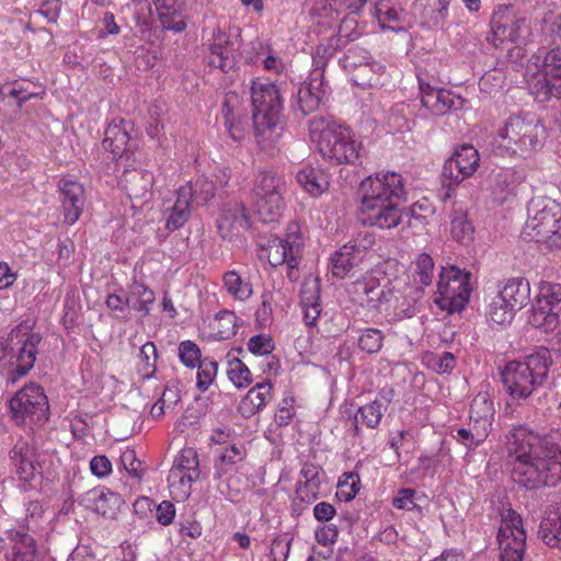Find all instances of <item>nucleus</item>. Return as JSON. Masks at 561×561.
Listing matches in <instances>:
<instances>
[{
  "instance_id": "obj_1",
  "label": "nucleus",
  "mask_w": 561,
  "mask_h": 561,
  "mask_svg": "<svg viewBox=\"0 0 561 561\" xmlns=\"http://www.w3.org/2000/svg\"><path fill=\"white\" fill-rule=\"evenodd\" d=\"M506 446L516 483L533 490L561 481V428L541 437L519 426L510 432Z\"/></svg>"
},
{
  "instance_id": "obj_2",
  "label": "nucleus",
  "mask_w": 561,
  "mask_h": 561,
  "mask_svg": "<svg viewBox=\"0 0 561 561\" xmlns=\"http://www.w3.org/2000/svg\"><path fill=\"white\" fill-rule=\"evenodd\" d=\"M552 363L551 352L546 347H539L522 360L507 363L502 379L510 396L514 399L529 397L547 381Z\"/></svg>"
},
{
  "instance_id": "obj_3",
  "label": "nucleus",
  "mask_w": 561,
  "mask_h": 561,
  "mask_svg": "<svg viewBox=\"0 0 561 561\" xmlns=\"http://www.w3.org/2000/svg\"><path fill=\"white\" fill-rule=\"evenodd\" d=\"M309 135L321 156L335 163H355L359 158V144L351 130L332 117H314L309 123Z\"/></svg>"
},
{
  "instance_id": "obj_4",
  "label": "nucleus",
  "mask_w": 561,
  "mask_h": 561,
  "mask_svg": "<svg viewBox=\"0 0 561 561\" xmlns=\"http://www.w3.org/2000/svg\"><path fill=\"white\" fill-rule=\"evenodd\" d=\"M547 136L546 126L531 113L510 116L499 130L500 146L511 154L524 158L540 150Z\"/></svg>"
},
{
  "instance_id": "obj_5",
  "label": "nucleus",
  "mask_w": 561,
  "mask_h": 561,
  "mask_svg": "<svg viewBox=\"0 0 561 561\" xmlns=\"http://www.w3.org/2000/svg\"><path fill=\"white\" fill-rule=\"evenodd\" d=\"M527 220L523 228L526 240L546 244L550 250L561 248V205L549 197H534L528 203Z\"/></svg>"
},
{
  "instance_id": "obj_6",
  "label": "nucleus",
  "mask_w": 561,
  "mask_h": 561,
  "mask_svg": "<svg viewBox=\"0 0 561 561\" xmlns=\"http://www.w3.org/2000/svg\"><path fill=\"white\" fill-rule=\"evenodd\" d=\"M528 83L537 98L561 100V47L536 54L527 65Z\"/></svg>"
},
{
  "instance_id": "obj_7",
  "label": "nucleus",
  "mask_w": 561,
  "mask_h": 561,
  "mask_svg": "<svg viewBox=\"0 0 561 561\" xmlns=\"http://www.w3.org/2000/svg\"><path fill=\"white\" fill-rule=\"evenodd\" d=\"M302 238L299 226L291 222L286 231L285 238L270 237L265 242L259 243V257L267 260L272 266L286 265L288 277L297 278V267L302 253Z\"/></svg>"
},
{
  "instance_id": "obj_8",
  "label": "nucleus",
  "mask_w": 561,
  "mask_h": 561,
  "mask_svg": "<svg viewBox=\"0 0 561 561\" xmlns=\"http://www.w3.org/2000/svg\"><path fill=\"white\" fill-rule=\"evenodd\" d=\"M286 180L275 170L260 172L254 180L253 195L256 213L263 222L278 220L284 208Z\"/></svg>"
},
{
  "instance_id": "obj_9",
  "label": "nucleus",
  "mask_w": 561,
  "mask_h": 561,
  "mask_svg": "<svg viewBox=\"0 0 561 561\" xmlns=\"http://www.w3.org/2000/svg\"><path fill=\"white\" fill-rule=\"evenodd\" d=\"M471 274L455 265L442 267L434 302L439 309L454 313L462 310L471 294Z\"/></svg>"
},
{
  "instance_id": "obj_10",
  "label": "nucleus",
  "mask_w": 561,
  "mask_h": 561,
  "mask_svg": "<svg viewBox=\"0 0 561 561\" xmlns=\"http://www.w3.org/2000/svg\"><path fill=\"white\" fill-rule=\"evenodd\" d=\"M252 122L256 130L272 128L283 110V98L276 84L255 78L250 85Z\"/></svg>"
},
{
  "instance_id": "obj_11",
  "label": "nucleus",
  "mask_w": 561,
  "mask_h": 561,
  "mask_svg": "<svg viewBox=\"0 0 561 561\" xmlns=\"http://www.w3.org/2000/svg\"><path fill=\"white\" fill-rule=\"evenodd\" d=\"M13 420L18 424L42 425L48 420V400L41 386L30 383L10 401Z\"/></svg>"
},
{
  "instance_id": "obj_12",
  "label": "nucleus",
  "mask_w": 561,
  "mask_h": 561,
  "mask_svg": "<svg viewBox=\"0 0 561 561\" xmlns=\"http://www.w3.org/2000/svg\"><path fill=\"white\" fill-rule=\"evenodd\" d=\"M41 341L38 333H31L16 352L13 348L7 350L4 342L0 341V370L5 373L8 382H16L33 368Z\"/></svg>"
},
{
  "instance_id": "obj_13",
  "label": "nucleus",
  "mask_w": 561,
  "mask_h": 561,
  "mask_svg": "<svg viewBox=\"0 0 561 561\" xmlns=\"http://www.w3.org/2000/svg\"><path fill=\"white\" fill-rule=\"evenodd\" d=\"M362 202H399L405 196L403 176L394 171H380L360 183Z\"/></svg>"
},
{
  "instance_id": "obj_14",
  "label": "nucleus",
  "mask_w": 561,
  "mask_h": 561,
  "mask_svg": "<svg viewBox=\"0 0 561 561\" xmlns=\"http://www.w3.org/2000/svg\"><path fill=\"white\" fill-rule=\"evenodd\" d=\"M203 46L205 50L204 60L208 67L219 69L222 72H229L234 68L240 46L237 37L220 27H216Z\"/></svg>"
},
{
  "instance_id": "obj_15",
  "label": "nucleus",
  "mask_w": 561,
  "mask_h": 561,
  "mask_svg": "<svg viewBox=\"0 0 561 561\" xmlns=\"http://www.w3.org/2000/svg\"><path fill=\"white\" fill-rule=\"evenodd\" d=\"M201 476L198 454L194 448H183L173 460L168 483L174 496L182 500L191 494L193 482Z\"/></svg>"
},
{
  "instance_id": "obj_16",
  "label": "nucleus",
  "mask_w": 561,
  "mask_h": 561,
  "mask_svg": "<svg viewBox=\"0 0 561 561\" xmlns=\"http://www.w3.org/2000/svg\"><path fill=\"white\" fill-rule=\"evenodd\" d=\"M374 245L375 236L373 233H358L331 256L332 275L337 278L346 277L354 267L364 262Z\"/></svg>"
},
{
  "instance_id": "obj_17",
  "label": "nucleus",
  "mask_w": 561,
  "mask_h": 561,
  "mask_svg": "<svg viewBox=\"0 0 561 561\" xmlns=\"http://www.w3.org/2000/svg\"><path fill=\"white\" fill-rule=\"evenodd\" d=\"M501 561H523L526 533L520 516L513 510H507L502 516L497 534Z\"/></svg>"
},
{
  "instance_id": "obj_18",
  "label": "nucleus",
  "mask_w": 561,
  "mask_h": 561,
  "mask_svg": "<svg viewBox=\"0 0 561 561\" xmlns=\"http://www.w3.org/2000/svg\"><path fill=\"white\" fill-rule=\"evenodd\" d=\"M479 163L478 150L472 145H462L456 148L454 154L445 161L443 175L458 184L473 175Z\"/></svg>"
},
{
  "instance_id": "obj_19",
  "label": "nucleus",
  "mask_w": 561,
  "mask_h": 561,
  "mask_svg": "<svg viewBox=\"0 0 561 561\" xmlns=\"http://www.w3.org/2000/svg\"><path fill=\"white\" fill-rule=\"evenodd\" d=\"M417 78L421 103L433 115H445L461 107L463 100L459 95L447 89L435 88L420 76Z\"/></svg>"
},
{
  "instance_id": "obj_20",
  "label": "nucleus",
  "mask_w": 561,
  "mask_h": 561,
  "mask_svg": "<svg viewBox=\"0 0 561 561\" xmlns=\"http://www.w3.org/2000/svg\"><path fill=\"white\" fill-rule=\"evenodd\" d=\"M323 95V76L317 69L314 72H310L308 81L299 87L291 104L293 111L301 116H307L319 108Z\"/></svg>"
},
{
  "instance_id": "obj_21",
  "label": "nucleus",
  "mask_w": 561,
  "mask_h": 561,
  "mask_svg": "<svg viewBox=\"0 0 561 561\" xmlns=\"http://www.w3.org/2000/svg\"><path fill=\"white\" fill-rule=\"evenodd\" d=\"M363 222L380 229H391L400 225L403 213L398 202H362Z\"/></svg>"
},
{
  "instance_id": "obj_22",
  "label": "nucleus",
  "mask_w": 561,
  "mask_h": 561,
  "mask_svg": "<svg viewBox=\"0 0 561 561\" xmlns=\"http://www.w3.org/2000/svg\"><path fill=\"white\" fill-rule=\"evenodd\" d=\"M64 219L73 225L79 219L84 204L83 186L76 180L62 178L58 184Z\"/></svg>"
},
{
  "instance_id": "obj_23",
  "label": "nucleus",
  "mask_w": 561,
  "mask_h": 561,
  "mask_svg": "<svg viewBox=\"0 0 561 561\" xmlns=\"http://www.w3.org/2000/svg\"><path fill=\"white\" fill-rule=\"evenodd\" d=\"M10 459L20 480L32 481L41 474L38 455L32 444L19 440L10 453Z\"/></svg>"
},
{
  "instance_id": "obj_24",
  "label": "nucleus",
  "mask_w": 561,
  "mask_h": 561,
  "mask_svg": "<svg viewBox=\"0 0 561 561\" xmlns=\"http://www.w3.org/2000/svg\"><path fill=\"white\" fill-rule=\"evenodd\" d=\"M320 287L317 277H308L301 284L299 307L305 324L310 328L317 325L322 311Z\"/></svg>"
},
{
  "instance_id": "obj_25",
  "label": "nucleus",
  "mask_w": 561,
  "mask_h": 561,
  "mask_svg": "<svg viewBox=\"0 0 561 561\" xmlns=\"http://www.w3.org/2000/svg\"><path fill=\"white\" fill-rule=\"evenodd\" d=\"M9 551L5 561H36L39 552L37 542L24 529H10L7 531Z\"/></svg>"
},
{
  "instance_id": "obj_26",
  "label": "nucleus",
  "mask_w": 561,
  "mask_h": 561,
  "mask_svg": "<svg viewBox=\"0 0 561 561\" xmlns=\"http://www.w3.org/2000/svg\"><path fill=\"white\" fill-rule=\"evenodd\" d=\"M218 231L225 239H231L251 227L250 217L242 203H231L225 206L217 222Z\"/></svg>"
},
{
  "instance_id": "obj_27",
  "label": "nucleus",
  "mask_w": 561,
  "mask_h": 561,
  "mask_svg": "<svg viewBox=\"0 0 561 561\" xmlns=\"http://www.w3.org/2000/svg\"><path fill=\"white\" fill-rule=\"evenodd\" d=\"M394 391L392 388H381L375 400L368 404L360 407L355 416V421L360 422L368 428H376L393 400Z\"/></svg>"
},
{
  "instance_id": "obj_28",
  "label": "nucleus",
  "mask_w": 561,
  "mask_h": 561,
  "mask_svg": "<svg viewBox=\"0 0 561 561\" xmlns=\"http://www.w3.org/2000/svg\"><path fill=\"white\" fill-rule=\"evenodd\" d=\"M121 185L130 199L148 202L153 185V174L147 170L127 169L121 178Z\"/></svg>"
},
{
  "instance_id": "obj_29",
  "label": "nucleus",
  "mask_w": 561,
  "mask_h": 561,
  "mask_svg": "<svg viewBox=\"0 0 561 561\" xmlns=\"http://www.w3.org/2000/svg\"><path fill=\"white\" fill-rule=\"evenodd\" d=\"M193 202V186L190 183L182 185L176 191V199L170 208H165L169 213L165 228L175 231L183 227L191 217V206Z\"/></svg>"
},
{
  "instance_id": "obj_30",
  "label": "nucleus",
  "mask_w": 561,
  "mask_h": 561,
  "mask_svg": "<svg viewBox=\"0 0 561 561\" xmlns=\"http://www.w3.org/2000/svg\"><path fill=\"white\" fill-rule=\"evenodd\" d=\"M250 51H244V60L248 64L262 62L266 71L280 75L286 70V65L279 57L278 53L271 45L255 41L250 44Z\"/></svg>"
},
{
  "instance_id": "obj_31",
  "label": "nucleus",
  "mask_w": 561,
  "mask_h": 561,
  "mask_svg": "<svg viewBox=\"0 0 561 561\" xmlns=\"http://www.w3.org/2000/svg\"><path fill=\"white\" fill-rule=\"evenodd\" d=\"M161 27L181 33L186 28L183 0H153Z\"/></svg>"
},
{
  "instance_id": "obj_32",
  "label": "nucleus",
  "mask_w": 561,
  "mask_h": 561,
  "mask_svg": "<svg viewBox=\"0 0 561 561\" xmlns=\"http://www.w3.org/2000/svg\"><path fill=\"white\" fill-rule=\"evenodd\" d=\"M494 34L502 41L523 42L530 35V26L525 18L497 16L492 20Z\"/></svg>"
},
{
  "instance_id": "obj_33",
  "label": "nucleus",
  "mask_w": 561,
  "mask_h": 561,
  "mask_svg": "<svg viewBox=\"0 0 561 561\" xmlns=\"http://www.w3.org/2000/svg\"><path fill=\"white\" fill-rule=\"evenodd\" d=\"M497 295L501 296L508 306L515 309V311H518L530 300L529 282L522 277L510 278L499 290Z\"/></svg>"
},
{
  "instance_id": "obj_34",
  "label": "nucleus",
  "mask_w": 561,
  "mask_h": 561,
  "mask_svg": "<svg viewBox=\"0 0 561 561\" xmlns=\"http://www.w3.org/2000/svg\"><path fill=\"white\" fill-rule=\"evenodd\" d=\"M297 183L311 196H320L330 185L328 173L311 165L302 167L296 173Z\"/></svg>"
},
{
  "instance_id": "obj_35",
  "label": "nucleus",
  "mask_w": 561,
  "mask_h": 561,
  "mask_svg": "<svg viewBox=\"0 0 561 561\" xmlns=\"http://www.w3.org/2000/svg\"><path fill=\"white\" fill-rule=\"evenodd\" d=\"M524 181L525 173L523 170H502L494 179V186L492 191L494 198L500 203L505 202L510 196L516 195L518 186Z\"/></svg>"
},
{
  "instance_id": "obj_36",
  "label": "nucleus",
  "mask_w": 561,
  "mask_h": 561,
  "mask_svg": "<svg viewBox=\"0 0 561 561\" xmlns=\"http://www.w3.org/2000/svg\"><path fill=\"white\" fill-rule=\"evenodd\" d=\"M272 385L267 381L252 387L239 405V412L244 417H251L262 410L271 399Z\"/></svg>"
},
{
  "instance_id": "obj_37",
  "label": "nucleus",
  "mask_w": 561,
  "mask_h": 561,
  "mask_svg": "<svg viewBox=\"0 0 561 561\" xmlns=\"http://www.w3.org/2000/svg\"><path fill=\"white\" fill-rule=\"evenodd\" d=\"M382 282L383 284L374 275H367L356 282L355 290L357 294L366 297V301L369 307L377 308L379 304L387 301L388 296L390 295V291L386 290L388 279L382 277Z\"/></svg>"
},
{
  "instance_id": "obj_38",
  "label": "nucleus",
  "mask_w": 561,
  "mask_h": 561,
  "mask_svg": "<svg viewBox=\"0 0 561 561\" xmlns=\"http://www.w3.org/2000/svg\"><path fill=\"white\" fill-rule=\"evenodd\" d=\"M91 508L103 516H113L122 503L121 496L105 488L92 489L85 494Z\"/></svg>"
},
{
  "instance_id": "obj_39",
  "label": "nucleus",
  "mask_w": 561,
  "mask_h": 561,
  "mask_svg": "<svg viewBox=\"0 0 561 561\" xmlns=\"http://www.w3.org/2000/svg\"><path fill=\"white\" fill-rule=\"evenodd\" d=\"M238 101V96L234 93H229L226 95V100L222 107V113L225 115V124L227 126L228 133L233 140L240 141L243 139L245 135V130L249 127V117L248 116H237L234 113V104Z\"/></svg>"
},
{
  "instance_id": "obj_40",
  "label": "nucleus",
  "mask_w": 561,
  "mask_h": 561,
  "mask_svg": "<svg viewBox=\"0 0 561 561\" xmlns=\"http://www.w3.org/2000/svg\"><path fill=\"white\" fill-rule=\"evenodd\" d=\"M127 298L129 309L147 316L154 305L156 294L144 283L134 282L128 286Z\"/></svg>"
},
{
  "instance_id": "obj_41",
  "label": "nucleus",
  "mask_w": 561,
  "mask_h": 561,
  "mask_svg": "<svg viewBox=\"0 0 561 561\" xmlns=\"http://www.w3.org/2000/svg\"><path fill=\"white\" fill-rule=\"evenodd\" d=\"M247 456V450L241 444H232L226 447L215 461V479H221L224 476L230 473L236 469V466L241 463Z\"/></svg>"
},
{
  "instance_id": "obj_42",
  "label": "nucleus",
  "mask_w": 561,
  "mask_h": 561,
  "mask_svg": "<svg viewBox=\"0 0 561 561\" xmlns=\"http://www.w3.org/2000/svg\"><path fill=\"white\" fill-rule=\"evenodd\" d=\"M128 141L129 136L125 125L110 124L105 130L103 148L113 154V159H123Z\"/></svg>"
},
{
  "instance_id": "obj_43",
  "label": "nucleus",
  "mask_w": 561,
  "mask_h": 561,
  "mask_svg": "<svg viewBox=\"0 0 561 561\" xmlns=\"http://www.w3.org/2000/svg\"><path fill=\"white\" fill-rule=\"evenodd\" d=\"M222 287L237 301L244 302L253 295L252 284L234 270L222 275Z\"/></svg>"
},
{
  "instance_id": "obj_44",
  "label": "nucleus",
  "mask_w": 561,
  "mask_h": 561,
  "mask_svg": "<svg viewBox=\"0 0 561 561\" xmlns=\"http://www.w3.org/2000/svg\"><path fill=\"white\" fill-rule=\"evenodd\" d=\"M383 67L376 62L363 64V66L350 72L351 81L362 89L375 88L381 85V76Z\"/></svg>"
},
{
  "instance_id": "obj_45",
  "label": "nucleus",
  "mask_w": 561,
  "mask_h": 561,
  "mask_svg": "<svg viewBox=\"0 0 561 561\" xmlns=\"http://www.w3.org/2000/svg\"><path fill=\"white\" fill-rule=\"evenodd\" d=\"M560 313V311L553 310V307L540 305V301L536 299L531 313L528 318V322L534 328L549 332L557 328Z\"/></svg>"
},
{
  "instance_id": "obj_46",
  "label": "nucleus",
  "mask_w": 561,
  "mask_h": 561,
  "mask_svg": "<svg viewBox=\"0 0 561 561\" xmlns=\"http://www.w3.org/2000/svg\"><path fill=\"white\" fill-rule=\"evenodd\" d=\"M448 0H420L417 7L422 8L421 18L427 26L442 24L448 15Z\"/></svg>"
},
{
  "instance_id": "obj_47",
  "label": "nucleus",
  "mask_w": 561,
  "mask_h": 561,
  "mask_svg": "<svg viewBox=\"0 0 561 561\" xmlns=\"http://www.w3.org/2000/svg\"><path fill=\"white\" fill-rule=\"evenodd\" d=\"M474 229L468 220L466 213L455 209L450 214V236L453 240L461 244H468L473 240Z\"/></svg>"
},
{
  "instance_id": "obj_48",
  "label": "nucleus",
  "mask_w": 561,
  "mask_h": 561,
  "mask_svg": "<svg viewBox=\"0 0 561 561\" xmlns=\"http://www.w3.org/2000/svg\"><path fill=\"white\" fill-rule=\"evenodd\" d=\"M517 311L506 304L497 294L491 299L486 308V318L494 324L507 325L512 322Z\"/></svg>"
},
{
  "instance_id": "obj_49",
  "label": "nucleus",
  "mask_w": 561,
  "mask_h": 561,
  "mask_svg": "<svg viewBox=\"0 0 561 561\" xmlns=\"http://www.w3.org/2000/svg\"><path fill=\"white\" fill-rule=\"evenodd\" d=\"M538 534L548 547L561 550V515L543 518Z\"/></svg>"
},
{
  "instance_id": "obj_50",
  "label": "nucleus",
  "mask_w": 561,
  "mask_h": 561,
  "mask_svg": "<svg viewBox=\"0 0 561 561\" xmlns=\"http://www.w3.org/2000/svg\"><path fill=\"white\" fill-rule=\"evenodd\" d=\"M424 365L437 374L450 373L456 366V358L450 352H428L423 356Z\"/></svg>"
},
{
  "instance_id": "obj_51",
  "label": "nucleus",
  "mask_w": 561,
  "mask_h": 561,
  "mask_svg": "<svg viewBox=\"0 0 561 561\" xmlns=\"http://www.w3.org/2000/svg\"><path fill=\"white\" fill-rule=\"evenodd\" d=\"M237 316L229 310L217 313L214 322L215 335L218 340H228L237 333Z\"/></svg>"
},
{
  "instance_id": "obj_52",
  "label": "nucleus",
  "mask_w": 561,
  "mask_h": 561,
  "mask_svg": "<svg viewBox=\"0 0 561 561\" xmlns=\"http://www.w3.org/2000/svg\"><path fill=\"white\" fill-rule=\"evenodd\" d=\"M494 405L491 396L486 391L479 392L470 405V415L484 421L492 422Z\"/></svg>"
},
{
  "instance_id": "obj_53",
  "label": "nucleus",
  "mask_w": 561,
  "mask_h": 561,
  "mask_svg": "<svg viewBox=\"0 0 561 561\" xmlns=\"http://www.w3.org/2000/svg\"><path fill=\"white\" fill-rule=\"evenodd\" d=\"M360 479L355 472H345L339 480L336 496L348 502L359 492Z\"/></svg>"
},
{
  "instance_id": "obj_54",
  "label": "nucleus",
  "mask_w": 561,
  "mask_h": 561,
  "mask_svg": "<svg viewBox=\"0 0 561 561\" xmlns=\"http://www.w3.org/2000/svg\"><path fill=\"white\" fill-rule=\"evenodd\" d=\"M375 14L382 27L392 28L390 23L399 20L400 12L394 0H376Z\"/></svg>"
},
{
  "instance_id": "obj_55",
  "label": "nucleus",
  "mask_w": 561,
  "mask_h": 561,
  "mask_svg": "<svg viewBox=\"0 0 561 561\" xmlns=\"http://www.w3.org/2000/svg\"><path fill=\"white\" fill-rule=\"evenodd\" d=\"M383 334L378 329L367 328L358 337V346L367 354L378 353L383 344Z\"/></svg>"
},
{
  "instance_id": "obj_56",
  "label": "nucleus",
  "mask_w": 561,
  "mask_h": 561,
  "mask_svg": "<svg viewBox=\"0 0 561 561\" xmlns=\"http://www.w3.org/2000/svg\"><path fill=\"white\" fill-rule=\"evenodd\" d=\"M540 305L553 307V310L561 312V285L552 283H541L537 298Z\"/></svg>"
},
{
  "instance_id": "obj_57",
  "label": "nucleus",
  "mask_w": 561,
  "mask_h": 561,
  "mask_svg": "<svg viewBox=\"0 0 561 561\" xmlns=\"http://www.w3.org/2000/svg\"><path fill=\"white\" fill-rule=\"evenodd\" d=\"M197 380L196 387L199 391L205 392L208 390L218 370V364L209 358H204L202 363L197 365Z\"/></svg>"
},
{
  "instance_id": "obj_58",
  "label": "nucleus",
  "mask_w": 561,
  "mask_h": 561,
  "mask_svg": "<svg viewBox=\"0 0 561 561\" xmlns=\"http://www.w3.org/2000/svg\"><path fill=\"white\" fill-rule=\"evenodd\" d=\"M434 276V261L427 253H421L415 261L414 277L423 286L432 284Z\"/></svg>"
},
{
  "instance_id": "obj_59",
  "label": "nucleus",
  "mask_w": 561,
  "mask_h": 561,
  "mask_svg": "<svg viewBox=\"0 0 561 561\" xmlns=\"http://www.w3.org/2000/svg\"><path fill=\"white\" fill-rule=\"evenodd\" d=\"M228 377L238 388H244L252 381L250 369L238 358H233L229 362Z\"/></svg>"
},
{
  "instance_id": "obj_60",
  "label": "nucleus",
  "mask_w": 561,
  "mask_h": 561,
  "mask_svg": "<svg viewBox=\"0 0 561 561\" xmlns=\"http://www.w3.org/2000/svg\"><path fill=\"white\" fill-rule=\"evenodd\" d=\"M141 366L139 373L145 378H150L156 371L157 348L152 342L145 343L139 352Z\"/></svg>"
},
{
  "instance_id": "obj_61",
  "label": "nucleus",
  "mask_w": 561,
  "mask_h": 561,
  "mask_svg": "<svg viewBox=\"0 0 561 561\" xmlns=\"http://www.w3.org/2000/svg\"><path fill=\"white\" fill-rule=\"evenodd\" d=\"M201 356V350L194 342L187 340L180 343L179 357L186 367H196L199 363L203 362Z\"/></svg>"
},
{
  "instance_id": "obj_62",
  "label": "nucleus",
  "mask_w": 561,
  "mask_h": 561,
  "mask_svg": "<svg viewBox=\"0 0 561 561\" xmlns=\"http://www.w3.org/2000/svg\"><path fill=\"white\" fill-rule=\"evenodd\" d=\"M407 105L404 103H398L393 105L387 116V125L389 131L397 133L408 128V118L405 115Z\"/></svg>"
},
{
  "instance_id": "obj_63",
  "label": "nucleus",
  "mask_w": 561,
  "mask_h": 561,
  "mask_svg": "<svg viewBox=\"0 0 561 561\" xmlns=\"http://www.w3.org/2000/svg\"><path fill=\"white\" fill-rule=\"evenodd\" d=\"M373 61L368 55V51L363 48L350 49L345 56L341 59V65L348 73L363 64H369Z\"/></svg>"
},
{
  "instance_id": "obj_64",
  "label": "nucleus",
  "mask_w": 561,
  "mask_h": 561,
  "mask_svg": "<svg viewBox=\"0 0 561 561\" xmlns=\"http://www.w3.org/2000/svg\"><path fill=\"white\" fill-rule=\"evenodd\" d=\"M121 463L129 476L137 479L142 477V465L141 461L137 458L136 451L134 449H126L122 453Z\"/></svg>"
}]
</instances>
